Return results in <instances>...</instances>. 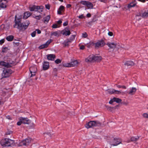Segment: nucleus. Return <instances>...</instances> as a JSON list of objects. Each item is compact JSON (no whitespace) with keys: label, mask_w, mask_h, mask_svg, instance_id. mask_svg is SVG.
<instances>
[{"label":"nucleus","mask_w":148,"mask_h":148,"mask_svg":"<svg viewBox=\"0 0 148 148\" xmlns=\"http://www.w3.org/2000/svg\"><path fill=\"white\" fill-rule=\"evenodd\" d=\"M62 23V21L61 20H59L57 21V23L58 24L57 25H59L60 24H61Z\"/></svg>","instance_id":"43"},{"label":"nucleus","mask_w":148,"mask_h":148,"mask_svg":"<svg viewBox=\"0 0 148 148\" xmlns=\"http://www.w3.org/2000/svg\"><path fill=\"white\" fill-rule=\"evenodd\" d=\"M64 7L63 6L61 5L60 6L59 8V10H60V11H62L64 9Z\"/></svg>","instance_id":"42"},{"label":"nucleus","mask_w":148,"mask_h":148,"mask_svg":"<svg viewBox=\"0 0 148 148\" xmlns=\"http://www.w3.org/2000/svg\"><path fill=\"white\" fill-rule=\"evenodd\" d=\"M36 71V68L35 66L32 67H31L29 68V71L31 73L30 77H32L35 75V73Z\"/></svg>","instance_id":"11"},{"label":"nucleus","mask_w":148,"mask_h":148,"mask_svg":"<svg viewBox=\"0 0 148 148\" xmlns=\"http://www.w3.org/2000/svg\"><path fill=\"white\" fill-rule=\"evenodd\" d=\"M35 31H36V32H37V33L38 34H40L41 33V32L40 30L39 29H36Z\"/></svg>","instance_id":"50"},{"label":"nucleus","mask_w":148,"mask_h":148,"mask_svg":"<svg viewBox=\"0 0 148 148\" xmlns=\"http://www.w3.org/2000/svg\"><path fill=\"white\" fill-rule=\"evenodd\" d=\"M75 35H72L71 38V40H73L75 38Z\"/></svg>","instance_id":"46"},{"label":"nucleus","mask_w":148,"mask_h":148,"mask_svg":"<svg viewBox=\"0 0 148 148\" xmlns=\"http://www.w3.org/2000/svg\"><path fill=\"white\" fill-rule=\"evenodd\" d=\"M78 17L79 18L82 19L83 18H84V16L83 14H82L81 15L79 16Z\"/></svg>","instance_id":"45"},{"label":"nucleus","mask_w":148,"mask_h":148,"mask_svg":"<svg viewBox=\"0 0 148 148\" xmlns=\"http://www.w3.org/2000/svg\"><path fill=\"white\" fill-rule=\"evenodd\" d=\"M119 106H116L115 107V108H116V109H118V107H119Z\"/></svg>","instance_id":"59"},{"label":"nucleus","mask_w":148,"mask_h":148,"mask_svg":"<svg viewBox=\"0 0 148 148\" xmlns=\"http://www.w3.org/2000/svg\"><path fill=\"white\" fill-rule=\"evenodd\" d=\"M49 67V64L48 62H44L43 64V69L44 70L48 69Z\"/></svg>","instance_id":"20"},{"label":"nucleus","mask_w":148,"mask_h":148,"mask_svg":"<svg viewBox=\"0 0 148 148\" xmlns=\"http://www.w3.org/2000/svg\"><path fill=\"white\" fill-rule=\"evenodd\" d=\"M124 64L127 66H132L134 65V63L132 61H128L125 63Z\"/></svg>","instance_id":"26"},{"label":"nucleus","mask_w":148,"mask_h":148,"mask_svg":"<svg viewBox=\"0 0 148 148\" xmlns=\"http://www.w3.org/2000/svg\"><path fill=\"white\" fill-rule=\"evenodd\" d=\"M80 3L82 5H86L88 9H92L93 5L92 3L89 1H82L80 2Z\"/></svg>","instance_id":"10"},{"label":"nucleus","mask_w":148,"mask_h":148,"mask_svg":"<svg viewBox=\"0 0 148 148\" xmlns=\"http://www.w3.org/2000/svg\"><path fill=\"white\" fill-rule=\"evenodd\" d=\"M22 123V122L21 121V119H20L19 121L17 122V124L18 125H21Z\"/></svg>","instance_id":"40"},{"label":"nucleus","mask_w":148,"mask_h":148,"mask_svg":"<svg viewBox=\"0 0 148 148\" xmlns=\"http://www.w3.org/2000/svg\"><path fill=\"white\" fill-rule=\"evenodd\" d=\"M113 143L111 144V145L113 146H116L120 143L118 142L117 139L114 138L113 139Z\"/></svg>","instance_id":"28"},{"label":"nucleus","mask_w":148,"mask_h":148,"mask_svg":"<svg viewBox=\"0 0 148 148\" xmlns=\"http://www.w3.org/2000/svg\"><path fill=\"white\" fill-rule=\"evenodd\" d=\"M91 14L90 13H88L86 14V16L87 17L89 18L91 17Z\"/></svg>","instance_id":"53"},{"label":"nucleus","mask_w":148,"mask_h":148,"mask_svg":"<svg viewBox=\"0 0 148 148\" xmlns=\"http://www.w3.org/2000/svg\"><path fill=\"white\" fill-rule=\"evenodd\" d=\"M1 100L0 99V104H1Z\"/></svg>","instance_id":"61"},{"label":"nucleus","mask_w":148,"mask_h":148,"mask_svg":"<svg viewBox=\"0 0 148 148\" xmlns=\"http://www.w3.org/2000/svg\"><path fill=\"white\" fill-rule=\"evenodd\" d=\"M107 92L110 94H117L120 93V91L114 89H108L107 90Z\"/></svg>","instance_id":"15"},{"label":"nucleus","mask_w":148,"mask_h":148,"mask_svg":"<svg viewBox=\"0 0 148 148\" xmlns=\"http://www.w3.org/2000/svg\"><path fill=\"white\" fill-rule=\"evenodd\" d=\"M111 1H112L114 2V0H112Z\"/></svg>","instance_id":"62"},{"label":"nucleus","mask_w":148,"mask_h":148,"mask_svg":"<svg viewBox=\"0 0 148 148\" xmlns=\"http://www.w3.org/2000/svg\"><path fill=\"white\" fill-rule=\"evenodd\" d=\"M21 121L22 123L26 124H28L29 122V120L27 118H20Z\"/></svg>","instance_id":"21"},{"label":"nucleus","mask_w":148,"mask_h":148,"mask_svg":"<svg viewBox=\"0 0 148 148\" xmlns=\"http://www.w3.org/2000/svg\"><path fill=\"white\" fill-rule=\"evenodd\" d=\"M61 61L59 59H57L55 60V62L56 63L58 64L60 63L61 62Z\"/></svg>","instance_id":"36"},{"label":"nucleus","mask_w":148,"mask_h":148,"mask_svg":"<svg viewBox=\"0 0 148 148\" xmlns=\"http://www.w3.org/2000/svg\"><path fill=\"white\" fill-rule=\"evenodd\" d=\"M138 1L143 3H145L146 2V0H138Z\"/></svg>","instance_id":"54"},{"label":"nucleus","mask_w":148,"mask_h":148,"mask_svg":"<svg viewBox=\"0 0 148 148\" xmlns=\"http://www.w3.org/2000/svg\"><path fill=\"white\" fill-rule=\"evenodd\" d=\"M101 2H103L104 3H106V1H105V0H99Z\"/></svg>","instance_id":"58"},{"label":"nucleus","mask_w":148,"mask_h":148,"mask_svg":"<svg viewBox=\"0 0 148 148\" xmlns=\"http://www.w3.org/2000/svg\"><path fill=\"white\" fill-rule=\"evenodd\" d=\"M127 92H127L126 90H125V91H122V90H121V94L123 95V94H126Z\"/></svg>","instance_id":"44"},{"label":"nucleus","mask_w":148,"mask_h":148,"mask_svg":"<svg viewBox=\"0 0 148 148\" xmlns=\"http://www.w3.org/2000/svg\"><path fill=\"white\" fill-rule=\"evenodd\" d=\"M139 16L142 17L144 18H146L148 17V10L145 11L143 13H140Z\"/></svg>","instance_id":"19"},{"label":"nucleus","mask_w":148,"mask_h":148,"mask_svg":"<svg viewBox=\"0 0 148 148\" xmlns=\"http://www.w3.org/2000/svg\"><path fill=\"white\" fill-rule=\"evenodd\" d=\"M121 88H122V89H126V86H121Z\"/></svg>","instance_id":"52"},{"label":"nucleus","mask_w":148,"mask_h":148,"mask_svg":"<svg viewBox=\"0 0 148 148\" xmlns=\"http://www.w3.org/2000/svg\"><path fill=\"white\" fill-rule=\"evenodd\" d=\"M15 24L14 25V28L16 27L19 29L23 28L25 29L29 24V22L28 21H26L23 23H21V18H17V15L15 16Z\"/></svg>","instance_id":"1"},{"label":"nucleus","mask_w":148,"mask_h":148,"mask_svg":"<svg viewBox=\"0 0 148 148\" xmlns=\"http://www.w3.org/2000/svg\"><path fill=\"white\" fill-rule=\"evenodd\" d=\"M137 3V2H136V1L135 0L131 3H130L128 4L127 5V7L128 8H130L132 7H134L136 6Z\"/></svg>","instance_id":"17"},{"label":"nucleus","mask_w":148,"mask_h":148,"mask_svg":"<svg viewBox=\"0 0 148 148\" xmlns=\"http://www.w3.org/2000/svg\"><path fill=\"white\" fill-rule=\"evenodd\" d=\"M31 14L29 12H27L24 13L23 18L24 19H26L30 16Z\"/></svg>","instance_id":"25"},{"label":"nucleus","mask_w":148,"mask_h":148,"mask_svg":"<svg viewBox=\"0 0 148 148\" xmlns=\"http://www.w3.org/2000/svg\"><path fill=\"white\" fill-rule=\"evenodd\" d=\"M128 104V102L127 101H122L121 100V104H123L125 105H127Z\"/></svg>","instance_id":"32"},{"label":"nucleus","mask_w":148,"mask_h":148,"mask_svg":"<svg viewBox=\"0 0 148 148\" xmlns=\"http://www.w3.org/2000/svg\"><path fill=\"white\" fill-rule=\"evenodd\" d=\"M14 64V62L11 60H9L7 62L0 61V65L7 68L11 67Z\"/></svg>","instance_id":"5"},{"label":"nucleus","mask_w":148,"mask_h":148,"mask_svg":"<svg viewBox=\"0 0 148 148\" xmlns=\"http://www.w3.org/2000/svg\"><path fill=\"white\" fill-rule=\"evenodd\" d=\"M85 48V46L84 45H82L80 47V49L83 50Z\"/></svg>","instance_id":"51"},{"label":"nucleus","mask_w":148,"mask_h":148,"mask_svg":"<svg viewBox=\"0 0 148 148\" xmlns=\"http://www.w3.org/2000/svg\"><path fill=\"white\" fill-rule=\"evenodd\" d=\"M32 16L33 18L38 20H40L42 17V16L40 15L38 16L33 15Z\"/></svg>","instance_id":"31"},{"label":"nucleus","mask_w":148,"mask_h":148,"mask_svg":"<svg viewBox=\"0 0 148 148\" xmlns=\"http://www.w3.org/2000/svg\"><path fill=\"white\" fill-rule=\"evenodd\" d=\"M101 59L100 56H94L93 54L90 55L87 58L85 59V61L86 62H93L94 61L99 62Z\"/></svg>","instance_id":"3"},{"label":"nucleus","mask_w":148,"mask_h":148,"mask_svg":"<svg viewBox=\"0 0 148 148\" xmlns=\"http://www.w3.org/2000/svg\"><path fill=\"white\" fill-rule=\"evenodd\" d=\"M71 5L70 4H67L66 5V7L67 8H69L71 7Z\"/></svg>","instance_id":"56"},{"label":"nucleus","mask_w":148,"mask_h":148,"mask_svg":"<svg viewBox=\"0 0 148 148\" xmlns=\"http://www.w3.org/2000/svg\"><path fill=\"white\" fill-rule=\"evenodd\" d=\"M62 11H60L59 10L58 11V13L59 14H61Z\"/></svg>","instance_id":"55"},{"label":"nucleus","mask_w":148,"mask_h":148,"mask_svg":"<svg viewBox=\"0 0 148 148\" xmlns=\"http://www.w3.org/2000/svg\"><path fill=\"white\" fill-rule=\"evenodd\" d=\"M14 140L8 138L3 139L1 141V145L3 147L11 146L14 145Z\"/></svg>","instance_id":"2"},{"label":"nucleus","mask_w":148,"mask_h":148,"mask_svg":"<svg viewBox=\"0 0 148 148\" xmlns=\"http://www.w3.org/2000/svg\"><path fill=\"white\" fill-rule=\"evenodd\" d=\"M108 34L110 36H112L113 35V33L111 32H109L108 33Z\"/></svg>","instance_id":"49"},{"label":"nucleus","mask_w":148,"mask_h":148,"mask_svg":"<svg viewBox=\"0 0 148 148\" xmlns=\"http://www.w3.org/2000/svg\"><path fill=\"white\" fill-rule=\"evenodd\" d=\"M143 116L145 118H148V114L147 113H144L143 114Z\"/></svg>","instance_id":"41"},{"label":"nucleus","mask_w":148,"mask_h":148,"mask_svg":"<svg viewBox=\"0 0 148 148\" xmlns=\"http://www.w3.org/2000/svg\"><path fill=\"white\" fill-rule=\"evenodd\" d=\"M147 1H148V0H147Z\"/></svg>","instance_id":"64"},{"label":"nucleus","mask_w":148,"mask_h":148,"mask_svg":"<svg viewBox=\"0 0 148 148\" xmlns=\"http://www.w3.org/2000/svg\"><path fill=\"white\" fill-rule=\"evenodd\" d=\"M50 18V15H48L46 17L44 18L43 20V21L44 23L45 24L47 23Z\"/></svg>","instance_id":"24"},{"label":"nucleus","mask_w":148,"mask_h":148,"mask_svg":"<svg viewBox=\"0 0 148 148\" xmlns=\"http://www.w3.org/2000/svg\"><path fill=\"white\" fill-rule=\"evenodd\" d=\"M95 48H98L100 47L103 46L105 44L104 41L103 40H100L94 44Z\"/></svg>","instance_id":"13"},{"label":"nucleus","mask_w":148,"mask_h":148,"mask_svg":"<svg viewBox=\"0 0 148 148\" xmlns=\"http://www.w3.org/2000/svg\"><path fill=\"white\" fill-rule=\"evenodd\" d=\"M88 36V35H87V34L86 33V32H85V33H83L82 34V37L83 38H86Z\"/></svg>","instance_id":"35"},{"label":"nucleus","mask_w":148,"mask_h":148,"mask_svg":"<svg viewBox=\"0 0 148 148\" xmlns=\"http://www.w3.org/2000/svg\"><path fill=\"white\" fill-rule=\"evenodd\" d=\"M118 87L119 88L120 87V86L119 85L118 86Z\"/></svg>","instance_id":"63"},{"label":"nucleus","mask_w":148,"mask_h":148,"mask_svg":"<svg viewBox=\"0 0 148 148\" xmlns=\"http://www.w3.org/2000/svg\"><path fill=\"white\" fill-rule=\"evenodd\" d=\"M45 6L46 8L48 10H49L50 9V5L49 4H46Z\"/></svg>","instance_id":"39"},{"label":"nucleus","mask_w":148,"mask_h":148,"mask_svg":"<svg viewBox=\"0 0 148 148\" xmlns=\"http://www.w3.org/2000/svg\"><path fill=\"white\" fill-rule=\"evenodd\" d=\"M100 125V123L98 122L94 121H91L86 124L85 125V127L87 129H88Z\"/></svg>","instance_id":"7"},{"label":"nucleus","mask_w":148,"mask_h":148,"mask_svg":"<svg viewBox=\"0 0 148 148\" xmlns=\"http://www.w3.org/2000/svg\"><path fill=\"white\" fill-rule=\"evenodd\" d=\"M47 57L48 60L53 61L54 60L56 56L53 54H50L47 55Z\"/></svg>","instance_id":"22"},{"label":"nucleus","mask_w":148,"mask_h":148,"mask_svg":"<svg viewBox=\"0 0 148 148\" xmlns=\"http://www.w3.org/2000/svg\"><path fill=\"white\" fill-rule=\"evenodd\" d=\"M62 34L65 36H69L70 35L71 33L70 31L67 29H64L62 31Z\"/></svg>","instance_id":"18"},{"label":"nucleus","mask_w":148,"mask_h":148,"mask_svg":"<svg viewBox=\"0 0 148 148\" xmlns=\"http://www.w3.org/2000/svg\"><path fill=\"white\" fill-rule=\"evenodd\" d=\"M139 138V137L138 136L135 137L133 136L130 138V140L132 141H136L138 140Z\"/></svg>","instance_id":"29"},{"label":"nucleus","mask_w":148,"mask_h":148,"mask_svg":"<svg viewBox=\"0 0 148 148\" xmlns=\"http://www.w3.org/2000/svg\"><path fill=\"white\" fill-rule=\"evenodd\" d=\"M4 42V40L2 39L0 40V45H1Z\"/></svg>","instance_id":"47"},{"label":"nucleus","mask_w":148,"mask_h":148,"mask_svg":"<svg viewBox=\"0 0 148 148\" xmlns=\"http://www.w3.org/2000/svg\"><path fill=\"white\" fill-rule=\"evenodd\" d=\"M114 102H116V103H119L120 102V99L116 97H114L110 101L109 103L112 104Z\"/></svg>","instance_id":"16"},{"label":"nucleus","mask_w":148,"mask_h":148,"mask_svg":"<svg viewBox=\"0 0 148 148\" xmlns=\"http://www.w3.org/2000/svg\"><path fill=\"white\" fill-rule=\"evenodd\" d=\"M12 73V71L10 69H5L3 71L2 76L3 78H6L9 76Z\"/></svg>","instance_id":"8"},{"label":"nucleus","mask_w":148,"mask_h":148,"mask_svg":"<svg viewBox=\"0 0 148 148\" xmlns=\"http://www.w3.org/2000/svg\"><path fill=\"white\" fill-rule=\"evenodd\" d=\"M108 46L111 48H114L117 46L116 43L114 42H109L107 44Z\"/></svg>","instance_id":"23"},{"label":"nucleus","mask_w":148,"mask_h":148,"mask_svg":"<svg viewBox=\"0 0 148 148\" xmlns=\"http://www.w3.org/2000/svg\"><path fill=\"white\" fill-rule=\"evenodd\" d=\"M7 3V0H0V8H6Z\"/></svg>","instance_id":"12"},{"label":"nucleus","mask_w":148,"mask_h":148,"mask_svg":"<svg viewBox=\"0 0 148 148\" xmlns=\"http://www.w3.org/2000/svg\"><path fill=\"white\" fill-rule=\"evenodd\" d=\"M78 62L76 60H74L70 62L64 63L63 64V66L65 67H71L77 66Z\"/></svg>","instance_id":"9"},{"label":"nucleus","mask_w":148,"mask_h":148,"mask_svg":"<svg viewBox=\"0 0 148 148\" xmlns=\"http://www.w3.org/2000/svg\"><path fill=\"white\" fill-rule=\"evenodd\" d=\"M52 27L53 28H56L58 27H59L60 26H58V25L57 24H53Z\"/></svg>","instance_id":"33"},{"label":"nucleus","mask_w":148,"mask_h":148,"mask_svg":"<svg viewBox=\"0 0 148 148\" xmlns=\"http://www.w3.org/2000/svg\"><path fill=\"white\" fill-rule=\"evenodd\" d=\"M68 24V22L67 21L65 22L63 24L64 26H65L67 25Z\"/></svg>","instance_id":"48"},{"label":"nucleus","mask_w":148,"mask_h":148,"mask_svg":"<svg viewBox=\"0 0 148 148\" xmlns=\"http://www.w3.org/2000/svg\"><path fill=\"white\" fill-rule=\"evenodd\" d=\"M136 88L134 87H132L130 90V91L128 92L129 94L132 95L135 94L136 91Z\"/></svg>","instance_id":"27"},{"label":"nucleus","mask_w":148,"mask_h":148,"mask_svg":"<svg viewBox=\"0 0 148 148\" xmlns=\"http://www.w3.org/2000/svg\"><path fill=\"white\" fill-rule=\"evenodd\" d=\"M59 1H61V2H63V0H58Z\"/></svg>","instance_id":"60"},{"label":"nucleus","mask_w":148,"mask_h":148,"mask_svg":"<svg viewBox=\"0 0 148 148\" xmlns=\"http://www.w3.org/2000/svg\"><path fill=\"white\" fill-rule=\"evenodd\" d=\"M32 141V139L30 138H28L22 141H20L18 144V146H20L29 145Z\"/></svg>","instance_id":"6"},{"label":"nucleus","mask_w":148,"mask_h":148,"mask_svg":"<svg viewBox=\"0 0 148 148\" xmlns=\"http://www.w3.org/2000/svg\"><path fill=\"white\" fill-rule=\"evenodd\" d=\"M44 7L42 5L38 6L35 5H30L29 7V10L31 12L37 11L39 10L38 12H40L43 11Z\"/></svg>","instance_id":"4"},{"label":"nucleus","mask_w":148,"mask_h":148,"mask_svg":"<svg viewBox=\"0 0 148 148\" xmlns=\"http://www.w3.org/2000/svg\"><path fill=\"white\" fill-rule=\"evenodd\" d=\"M36 31H34L31 33V36L32 37H34L36 36Z\"/></svg>","instance_id":"38"},{"label":"nucleus","mask_w":148,"mask_h":148,"mask_svg":"<svg viewBox=\"0 0 148 148\" xmlns=\"http://www.w3.org/2000/svg\"><path fill=\"white\" fill-rule=\"evenodd\" d=\"M8 51V49L7 47H4L2 49V52L3 53L6 52Z\"/></svg>","instance_id":"37"},{"label":"nucleus","mask_w":148,"mask_h":148,"mask_svg":"<svg viewBox=\"0 0 148 148\" xmlns=\"http://www.w3.org/2000/svg\"><path fill=\"white\" fill-rule=\"evenodd\" d=\"M14 36L12 35L8 36L6 37V39L8 41H12L14 39Z\"/></svg>","instance_id":"30"},{"label":"nucleus","mask_w":148,"mask_h":148,"mask_svg":"<svg viewBox=\"0 0 148 148\" xmlns=\"http://www.w3.org/2000/svg\"><path fill=\"white\" fill-rule=\"evenodd\" d=\"M7 119H11V117L9 115H8L6 116Z\"/></svg>","instance_id":"57"},{"label":"nucleus","mask_w":148,"mask_h":148,"mask_svg":"<svg viewBox=\"0 0 148 148\" xmlns=\"http://www.w3.org/2000/svg\"><path fill=\"white\" fill-rule=\"evenodd\" d=\"M58 34V33L57 32H53L51 34V35H53L55 36H57Z\"/></svg>","instance_id":"34"},{"label":"nucleus","mask_w":148,"mask_h":148,"mask_svg":"<svg viewBox=\"0 0 148 148\" xmlns=\"http://www.w3.org/2000/svg\"><path fill=\"white\" fill-rule=\"evenodd\" d=\"M51 39L49 40L45 43L41 45L39 47L40 49H42L43 48L47 47L49 44L52 42Z\"/></svg>","instance_id":"14"}]
</instances>
